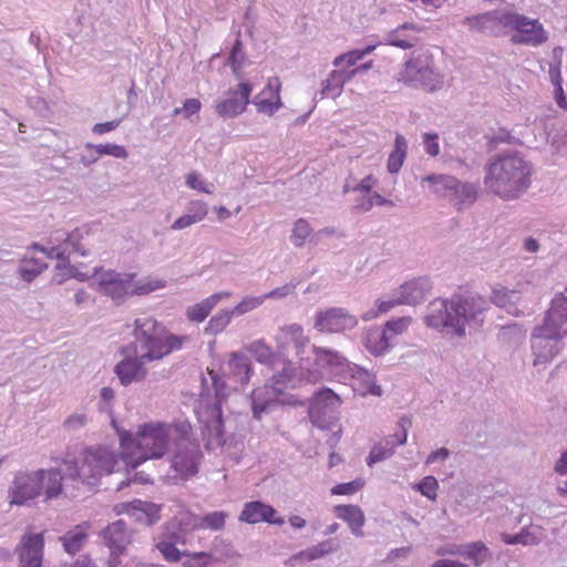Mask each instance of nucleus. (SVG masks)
I'll use <instances>...</instances> for the list:
<instances>
[{
    "mask_svg": "<svg viewBox=\"0 0 567 567\" xmlns=\"http://www.w3.org/2000/svg\"><path fill=\"white\" fill-rule=\"evenodd\" d=\"M193 429L187 420H178L171 424L150 422L138 426L135 436L128 432L120 434L122 460L131 467L136 468L148 460L162 458L168 449L171 440H187Z\"/></svg>",
    "mask_w": 567,
    "mask_h": 567,
    "instance_id": "1",
    "label": "nucleus"
},
{
    "mask_svg": "<svg viewBox=\"0 0 567 567\" xmlns=\"http://www.w3.org/2000/svg\"><path fill=\"white\" fill-rule=\"evenodd\" d=\"M533 165L522 153L511 151L495 155L487 165L486 189L503 200L518 199L532 184Z\"/></svg>",
    "mask_w": 567,
    "mask_h": 567,
    "instance_id": "2",
    "label": "nucleus"
},
{
    "mask_svg": "<svg viewBox=\"0 0 567 567\" xmlns=\"http://www.w3.org/2000/svg\"><path fill=\"white\" fill-rule=\"evenodd\" d=\"M134 341L123 349L126 354H138L147 362L161 360L183 348L188 341L186 336L172 333L154 318H141L134 322Z\"/></svg>",
    "mask_w": 567,
    "mask_h": 567,
    "instance_id": "3",
    "label": "nucleus"
},
{
    "mask_svg": "<svg viewBox=\"0 0 567 567\" xmlns=\"http://www.w3.org/2000/svg\"><path fill=\"white\" fill-rule=\"evenodd\" d=\"M66 475L78 484L96 485L106 475L112 474L117 464L116 453L106 445L84 449L79 458L64 460Z\"/></svg>",
    "mask_w": 567,
    "mask_h": 567,
    "instance_id": "4",
    "label": "nucleus"
},
{
    "mask_svg": "<svg viewBox=\"0 0 567 567\" xmlns=\"http://www.w3.org/2000/svg\"><path fill=\"white\" fill-rule=\"evenodd\" d=\"M100 291L118 302L131 296H144L165 287V281L155 278L137 279L135 274L106 270L97 278Z\"/></svg>",
    "mask_w": 567,
    "mask_h": 567,
    "instance_id": "5",
    "label": "nucleus"
},
{
    "mask_svg": "<svg viewBox=\"0 0 567 567\" xmlns=\"http://www.w3.org/2000/svg\"><path fill=\"white\" fill-rule=\"evenodd\" d=\"M16 554L19 559V567H42L44 559V534L25 533L16 547ZM120 561L114 558L99 566L94 559L87 555H82L69 564L61 567H117Z\"/></svg>",
    "mask_w": 567,
    "mask_h": 567,
    "instance_id": "6",
    "label": "nucleus"
},
{
    "mask_svg": "<svg viewBox=\"0 0 567 567\" xmlns=\"http://www.w3.org/2000/svg\"><path fill=\"white\" fill-rule=\"evenodd\" d=\"M481 28L477 31L484 32L489 29L502 27L517 31L522 35H543V24L537 19L513 11L494 10L473 19Z\"/></svg>",
    "mask_w": 567,
    "mask_h": 567,
    "instance_id": "7",
    "label": "nucleus"
},
{
    "mask_svg": "<svg viewBox=\"0 0 567 567\" xmlns=\"http://www.w3.org/2000/svg\"><path fill=\"white\" fill-rule=\"evenodd\" d=\"M83 239V230L76 228L70 234H68L64 239L62 247H52L50 250H45L44 248L34 245L35 249L41 250L42 252H47L48 257L56 258L59 262L56 264V277H59V281H63L70 277H78L81 280H84L89 277L87 274L78 272L73 266H70V262L65 258V254L70 255L72 252H79L84 256L86 254L84 245L81 244Z\"/></svg>",
    "mask_w": 567,
    "mask_h": 567,
    "instance_id": "8",
    "label": "nucleus"
},
{
    "mask_svg": "<svg viewBox=\"0 0 567 567\" xmlns=\"http://www.w3.org/2000/svg\"><path fill=\"white\" fill-rule=\"evenodd\" d=\"M564 338L557 336L545 326H536L530 333V350L533 354V365H547L563 350Z\"/></svg>",
    "mask_w": 567,
    "mask_h": 567,
    "instance_id": "9",
    "label": "nucleus"
},
{
    "mask_svg": "<svg viewBox=\"0 0 567 567\" xmlns=\"http://www.w3.org/2000/svg\"><path fill=\"white\" fill-rule=\"evenodd\" d=\"M461 303L454 300L436 299L429 305L425 322L429 327L439 330H452L461 333L460 318Z\"/></svg>",
    "mask_w": 567,
    "mask_h": 567,
    "instance_id": "10",
    "label": "nucleus"
},
{
    "mask_svg": "<svg viewBox=\"0 0 567 567\" xmlns=\"http://www.w3.org/2000/svg\"><path fill=\"white\" fill-rule=\"evenodd\" d=\"M175 444L172 467L176 475L182 480L195 476L202 457L199 444L192 440V435L187 440H178Z\"/></svg>",
    "mask_w": 567,
    "mask_h": 567,
    "instance_id": "11",
    "label": "nucleus"
},
{
    "mask_svg": "<svg viewBox=\"0 0 567 567\" xmlns=\"http://www.w3.org/2000/svg\"><path fill=\"white\" fill-rule=\"evenodd\" d=\"M251 93L252 85L248 82H241L236 89H229L224 97L216 102V113L224 118H234L243 114L250 103Z\"/></svg>",
    "mask_w": 567,
    "mask_h": 567,
    "instance_id": "12",
    "label": "nucleus"
},
{
    "mask_svg": "<svg viewBox=\"0 0 567 567\" xmlns=\"http://www.w3.org/2000/svg\"><path fill=\"white\" fill-rule=\"evenodd\" d=\"M40 495L41 482L38 471L18 473L8 491L11 505H24Z\"/></svg>",
    "mask_w": 567,
    "mask_h": 567,
    "instance_id": "13",
    "label": "nucleus"
},
{
    "mask_svg": "<svg viewBox=\"0 0 567 567\" xmlns=\"http://www.w3.org/2000/svg\"><path fill=\"white\" fill-rule=\"evenodd\" d=\"M358 324L355 316L343 308H330L319 311L316 316L315 328L324 333H340L352 330Z\"/></svg>",
    "mask_w": 567,
    "mask_h": 567,
    "instance_id": "14",
    "label": "nucleus"
},
{
    "mask_svg": "<svg viewBox=\"0 0 567 567\" xmlns=\"http://www.w3.org/2000/svg\"><path fill=\"white\" fill-rule=\"evenodd\" d=\"M341 404V400L331 389L324 388L316 392L309 406V417L311 422L319 426H326V416L331 414Z\"/></svg>",
    "mask_w": 567,
    "mask_h": 567,
    "instance_id": "15",
    "label": "nucleus"
},
{
    "mask_svg": "<svg viewBox=\"0 0 567 567\" xmlns=\"http://www.w3.org/2000/svg\"><path fill=\"white\" fill-rule=\"evenodd\" d=\"M114 511L117 515L126 514L138 523L153 525L161 518L162 505L134 499L115 505Z\"/></svg>",
    "mask_w": 567,
    "mask_h": 567,
    "instance_id": "16",
    "label": "nucleus"
},
{
    "mask_svg": "<svg viewBox=\"0 0 567 567\" xmlns=\"http://www.w3.org/2000/svg\"><path fill=\"white\" fill-rule=\"evenodd\" d=\"M403 76L405 82L426 92H433L442 84L440 74L432 68L429 65L421 66L413 61L405 64Z\"/></svg>",
    "mask_w": 567,
    "mask_h": 567,
    "instance_id": "17",
    "label": "nucleus"
},
{
    "mask_svg": "<svg viewBox=\"0 0 567 567\" xmlns=\"http://www.w3.org/2000/svg\"><path fill=\"white\" fill-rule=\"evenodd\" d=\"M280 91L281 82L279 78H269L265 87L254 99L257 112L272 116L279 109H281L282 101Z\"/></svg>",
    "mask_w": 567,
    "mask_h": 567,
    "instance_id": "18",
    "label": "nucleus"
},
{
    "mask_svg": "<svg viewBox=\"0 0 567 567\" xmlns=\"http://www.w3.org/2000/svg\"><path fill=\"white\" fill-rule=\"evenodd\" d=\"M239 520L247 524L268 523L270 525L281 526L285 520L277 516L276 509L260 501L248 502L244 505L239 515Z\"/></svg>",
    "mask_w": 567,
    "mask_h": 567,
    "instance_id": "19",
    "label": "nucleus"
},
{
    "mask_svg": "<svg viewBox=\"0 0 567 567\" xmlns=\"http://www.w3.org/2000/svg\"><path fill=\"white\" fill-rule=\"evenodd\" d=\"M38 474L41 482V494L44 495L45 501L55 499L60 496L76 497L74 489H69L68 486L63 485V475L60 470H39Z\"/></svg>",
    "mask_w": 567,
    "mask_h": 567,
    "instance_id": "20",
    "label": "nucleus"
},
{
    "mask_svg": "<svg viewBox=\"0 0 567 567\" xmlns=\"http://www.w3.org/2000/svg\"><path fill=\"white\" fill-rule=\"evenodd\" d=\"M101 536L103 543L109 547L113 556L124 554L127 546L132 543L131 532L121 519L109 524L102 530Z\"/></svg>",
    "mask_w": 567,
    "mask_h": 567,
    "instance_id": "21",
    "label": "nucleus"
},
{
    "mask_svg": "<svg viewBox=\"0 0 567 567\" xmlns=\"http://www.w3.org/2000/svg\"><path fill=\"white\" fill-rule=\"evenodd\" d=\"M543 326L561 338L567 337V297L563 293L555 296L547 310Z\"/></svg>",
    "mask_w": 567,
    "mask_h": 567,
    "instance_id": "22",
    "label": "nucleus"
},
{
    "mask_svg": "<svg viewBox=\"0 0 567 567\" xmlns=\"http://www.w3.org/2000/svg\"><path fill=\"white\" fill-rule=\"evenodd\" d=\"M488 302L478 293L466 291L463 295V324L478 328L483 324Z\"/></svg>",
    "mask_w": 567,
    "mask_h": 567,
    "instance_id": "23",
    "label": "nucleus"
},
{
    "mask_svg": "<svg viewBox=\"0 0 567 567\" xmlns=\"http://www.w3.org/2000/svg\"><path fill=\"white\" fill-rule=\"evenodd\" d=\"M125 359L118 362L115 367V373L123 385L131 384L144 379L146 370L144 364L146 360H140L138 354H126Z\"/></svg>",
    "mask_w": 567,
    "mask_h": 567,
    "instance_id": "24",
    "label": "nucleus"
},
{
    "mask_svg": "<svg viewBox=\"0 0 567 567\" xmlns=\"http://www.w3.org/2000/svg\"><path fill=\"white\" fill-rule=\"evenodd\" d=\"M430 184L432 193L441 198H457L460 182L456 177L444 174H431L422 178Z\"/></svg>",
    "mask_w": 567,
    "mask_h": 567,
    "instance_id": "25",
    "label": "nucleus"
},
{
    "mask_svg": "<svg viewBox=\"0 0 567 567\" xmlns=\"http://www.w3.org/2000/svg\"><path fill=\"white\" fill-rule=\"evenodd\" d=\"M491 300L496 307L504 309L514 317H520L524 313L518 308L520 296L515 290H509L505 287L494 288L492 290Z\"/></svg>",
    "mask_w": 567,
    "mask_h": 567,
    "instance_id": "26",
    "label": "nucleus"
},
{
    "mask_svg": "<svg viewBox=\"0 0 567 567\" xmlns=\"http://www.w3.org/2000/svg\"><path fill=\"white\" fill-rule=\"evenodd\" d=\"M208 215V205L199 199L190 200L188 213L179 216L171 226L173 230H182L203 221Z\"/></svg>",
    "mask_w": 567,
    "mask_h": 567,
    "instance_id": "27",
    "label": "nucleus"
},
{
    "mask_svg": "<svg viewBox=\"0 0 567 567\" xmlns=\"http://www.w3.org/2000/svg\"><path fill=\"white\" fill-rule=\"evenodd\" d=\"M315 364L320 369L329 371H339L348 365L347 358L338 351L313 347Z\"/></svg>",
    "mask_w": 567,
    "mask_h": 567,
    "instance_id": "28",
    "label": "nucleus"
},
{
    "mask_svg": "<svg viewBox=\"0 0 567 567\" xmlns=\"http://www.w3.org/2000/svg\"><path fill=\"white\" fill-rule=\"evenodd\" d=\"M281 389L276 385H265L252 391V413L256 419H260L261 414L278 400Z\"/></svg>",
    "mask_w": 567,
    "mask_h": 567,
    "instance_id": "29",
    "label": "nucleus"
},
{
    "mask_svg": "<svg viewBox=\"0 0 567 567\" xmlns=\"http://www.w3.org/2000/svg\"><path fill=\"white\" fill-rule=\"evenodd\" d=\"M334 513L338 518L348 524L354 535L362 536V527L365 523V517L358 505H337L334 506Z\"/></svg>",
    "mask_w": 567,
    "mask_h": 567,
    "instance_id": "30",
    "label": "nucleus"
},
{
    "mask_svg": "<svg viewBox=\"0 0 567 567\" xmlns=\"http://www.w3.org/2000/svg\"><path fill=\"white\" fill-rule=\"evenodd\" d=\"M229 296L230 292L226 291L214 293L200 302L189 307L186 311V316L190 321L203 322L218 303V301L223 298H228Z\"/></svg>",
    "mask_w": 567,
    "mask_h": 567,
    "instance_id": "31",
    "label": "nucleus"
},
{
    "mask_svg": "<svg viewBox=\"0 0 567 567\" xmlns=\"http://www.w3.org/2000/svg\"><path fill=\"white\" fill-rule=\"evenodd\" d=\"M496 338L502 347L515 349L525 340L526 330L516 322L508 323L499 328Z\"/></svg>",
    "mask_w": 567,
    "mask_h": 567,
    "instance_id": "32",
    "label": "nucleus"
},
{
    "mask_svg": "<svg viewBox=\"0 0 567 567\" xmlns=\"http://www.w3.org/2000/svg\"><path fill=\"white\" fill-rule=\"evenodd\" d=\"M89 524L78 525L60 537V542L68 554L74 555L81 550L87 539Z\"/></svg>",
    "mask_w": 567,
    "mask_h": 567,
    "instance_id": "33",
    "label": "nucleus"
},
{
    "mask_svg": "<svg viewBox=\"0 0 567 567\" xmlns=\"http://www.w3.org/2000/svg\"><path fill=\"white\" fill-rule=\"evenodd\" d=\"M358 69L350 72L343 70L332 71L324 82L322 94L328 97H337L341 94L343 85L348 82Z\"/></svg>",
    "mask_w": 567,
    "mask_h": 567,
    "instance_id": "34",
    "label": "nucleus"
},
{
    "mask_svg": "<svg viewBox=\"0 0 567 567\" xmlns=\"http://www.w3.org/2000/svg\"><path fill=\"white\" fill-rule=\"evenodd\" d=\"M337 549L338 544L333 539H328L295 554L291 559L298 561H312L322 558Z\"/></svg>",
    "mask_w": 567,
    "mask_h": 567,
    "instance_id": "35",
    "label": "nucleus"
},
{
    "mask_svg": "<svg viewBox=\"0 0 567 567\" xmlns=\"http://www.w3.org/2000/svg\"><path fill=\"white\" fill-rule=\"evenodd\" d=\"M408 154V144L403 135L396 134L393 151L389 154L386 168L390 174H396L402 168Z\"/></svg>",
    "mask_w": 567,
    "mask_h": 567,
    "instance_id": "36",
    "label": "nucleus"
},
{
    "mask_svg": "<svg viewBox=\"0 0 567 567\" xmlns=\"http://www.w3.org/2000/svg\"><path fill=\"white\" fill-rule=\"evenodd\" d=\"M491 558V550L482 542L463 545V559L471 561L475 567L483 566Z\"/></svg>",
    "mask_w": 567,
    "mask_h": 567,
    "instance_id": "37",
    "label": "nucleus"
},
{
    "mask_svg": "<svg viewBox=\"0 0 567 567\" xmlns=\"http://www.w3.org/2000/svg\"><path fill=\"white\" fill-rule=\"evenodd\" d=\"M228 367L230 372L238 378L241 384L248 383L251 374V365L244 354L231 352L229 354Z\"/></svg>",
    "mask_w": 567,
    "mask_h": 567,
    "instance_id": "38",
    "label": "nucleus"
},
{
    "mask_svg": "<svg viewBox=\"0 0 567 567\" xmlns=\"http://www.w3.org/2000/svg\"><path fill=\"white\" fill-rule=\"evenodd\" d=\"M248 353H250L258 362L264 364L272 365L277 360L276 353L271 347L268 346L264 340H256L246 347Z\"/></svg>",
    "mask_w": 567,
    "mask_h": 567,
    "instance_id": "39",
    "label": "nucleus"
},
{
    "mask_svg": "<svg viewBox=\"0 0 567 567\" xmlns=\"http://www.w3.org/2000/svg\"><path fill=\"white\" fill-rule=\"evenodd\" d=\"M173 538L177 537L175 535H163L158 538L156 543V548L159 550L163 558L168 563L179 561L184 553L176 547V540H173Z\"/></svg>",
    "mask_w": 567,
    "mask_h": 567,
    "instance_id": "40",
    "label": "nucleus"
},
{
    "mask_svg": "<svg viewBox=\"0 0 567 567\" xmlns=\"http://www.w3.org/2000/svg\"><path fill=\"white\" fill-rule=\"evenodd\" d=\"M390 347L389 337L378 329L370 330L365 337V348L374 355L384 353Z\"/></svg>",
    "mask_w": 567,
    "mask_h": 567,
    "instance_id": "41",
    "label": "nucleus"
},
{
    "mask_svg": "<svg viewBox=\"0 0 567 567\" xmlns=\"http://www.w3.org/2000/svg\"><path fill=\"white\" fill-rule=\"evenodd\" d=\"M501 538L505 544L508 545H538L542 542V533H535L533 530H529L528 528H523L518 534L515 535L503 533L501 535Z\"/></svg>",
    "mask_w": 567,
    "mask_h": 567,
    "instance_id": "42",
    "label": "nucleus"
},
{
    "mask_svg": "<svg viewBox=\"0 0 567 567\" xmlns=\"http://www.w3.org/2000/svg\"><path fill=\"white\" fill-rule=\"evenodd\" d=\"M47 268V264L38 258H23L19 272L23 280L30 282Z\"/></svg>",
    "mask_w": 567,
    "mask_h": 567,
    "instance_id": "43",
    "label": "nucleus"
},
{
    "mask_svg": "<svg viewBox=\"0 0 567 567\" xmlns=\"http://www.w3.org/2000/svg\"><path fill=\"white\" fill-rule=\"evenodd\" d=\"M425 296V282L421 280H412L400 287L399 298H412L405 305H413L421 301Z\"/></svg>",
    "mask_w": 567,
    "mask_h": 567,
    "instance_id": "44",
    "label": "nucleus"
},
{
    "mask_svg": "<svg viewBox=\"0 0 567 567\" xmlns=\"http://www.w3.org/2000/svg\"><path fill=\"white\" fill-rule=\"evenodd\" d=\"M312 235V227L305 218L295 221L290 239L296 247H301Z\"/></svg>",
    "mask_w": 567,
    "mask_h": 567,
    "instance_id": "45",
    "label": "nucleus"
},
{
    "mask_svg": "<svg viewBox=\"0 0 567 567\" xmlns=\"http://www.w3.org/2000/svg\"><path fill=\"white\" fill-rule=\"evenodd\" d=\"M183 567H209L214 561V556L208 551H184Z\"/></svg>",
    "mask_w": 567,
    "mask_h": 567,
    "instance_id": "46",
    "label": "nucleus"
},
{
    "mask_svg": "<svg viewBox=\"0 0 567 567\" xmlns=\"http://www.w3.org/2000/svg\"><path fill=\"white\" fill-rule=\"evenodd\" d=\"M86 147L94 150L97 154V157H94V158H92V161H89L87 163H85L86 165L97 161V158L103 155H110V156H113L116 158H126L128 156L125 147H123L121 145H116V144H110V143L99 144V145L87 144Z\"/></svg>",
    "mask_w": 567,
    "mask_h": 567,
    "instance_id": "47",
    "label": "nucleus"
},
{
    "mask_svg": "<svg viewBox=\"0 0 567 567\" xmlns=\"http://www.w3.org/2000/svg\"><path fill=\"white\" fill-rule=\"evenodd\" d=\"M233 316L235 315L231 310H221L208 321L206 331L213 334L221 332L229 324Z\"/></svg>",
    "mask_w": 567,
    "mask_h": 567,
    "instance_id": "48",
    "label": "nucleus"
},
{
    "mask_svg": "<svg viewBox=\"0 0 567 567\" xmlns=\"http://www.w3.org/2000/svg\"><path fill=\"white\" fill-rule=\"evenodd\" d=\"M281 332L286 338L290 339L298 349L303 348L309 342V338L305 336L302 327L298 323L285 326Z\"/></svg>",
    "mask_w": 567,
    "mask_h": 567,
    "instance_id": "49",
    "label": "nucleus"
},
{
    "mask_svg": "<svg viewBox=\"0 0 567 567\" xmlns=\"http://www.w3.org/2000/svg\"><path fill=\"white\" fill-rule=\"evenodd\" d=\"M179 528L185 533L203 529L202 516L190 512L182 513L178 518Z\"/></svg>",
    "mask_w": 567,
    "mask_h": 567,
    "instance_id": "50",
    "label": "nucleus"
},
{
    "mask_svg": "<svg viewBox=\"0 0 567 567\" xmlns=\"http://www.w3.org/2000/svg\"><path fill=\"white\" fill-rule=\"evenodd\" d=\"M373 49H374V45H368L363 50H353V51L347 52L344 54L337 56L334 59L333 64L336 66H339L342 63H346L349 66L354 65L359 60H361L364 55L369 54Z\"/></svg>",
    "mask_w": 567,
    "mask_h": 567,
    "instance_id": "51",
    "label": "nucleus"
},
{
    "mask_svg": "<svg viewBox=\"0 0 567 567\" xmlns=\"http://www.w3.org/2000/svg\"><path fill=\"white\" fill-rule=\"evenodd\" d=\"M227 514L225 512H213L202 516L203 529L220 530L225 527Z\"/></svg>",
    "mask_w": 567,
    "mask_h": 567,
    "instance_id": "52",
    "label": "nucleus"
},
{
    "mask_svg": "<svg viewBox=\"0 0 567 567\" xmlns=\"http://www.w3.org/2000/svg\"><path fill=\"white\" fill-rule=\"evenodd\" d=\"M365 485V481L363 478H355L348 483H340L334 485L331 488L332 495H353L357 492L361 491Z\"/></svg>",
    "mask_w": 567,
    "mask_h": 567,
    "instance_id": "53",
    "label": "nucleus"
},
{
    "mask_svg": "<svg viewBox=\"0 0 567 567\" xmlns=\"http://www.w3.org/2000/svg\"><path fill=\"white\" fill-rule=\"evenodd\" d=\"M410 322V317L390 320L385 323L383 332L385 333V336L389 337L390 340L391 337L402 334L403 332H405L409 328Z\"/></svg>",
    "mask_w": 567,
    "mask_h": 567,
    "instance_id": "54",
    "label": "nucleus"
},
{
    "mask_svg": "<svg viewBox=\"0 0 567 567\" xmlns=\"http://www.w3.org/2000/svg\"><path fill=\"white\" fill-rule=\"evenodd\" d=\"M245 63V54L243 52V44L237 39L229 54V64L233 72L238 76L239 72Z\"/></svg>",
    "mask_w": 567,
    "mask_h": 567,
    "instance_id": "55",
    "label": "nucleus"
},
{
    "mask_svg": "<svg viewBox=\"0 0 567 567\" xmlns=\"http://www.w3.org/2000/svg\"><path fill=\"white\" fill-rule=\"evenodd\" d=\"M358 381H361L364 385L362 393L363 394H372L375 396H380L382 394V389L380 385L375 383V378L373 374L368 371H362L359 373Z\"/></svg>",
    "mask_w": 567,
    "mask_h": 567,
    "instance_id": "56",
    "label": "nucleus"
},
{
    "mask_svg": "<svg viewBox=\"0 0 567 567\" xmlns=\"http://www.w3.org/2000/svg\"><path fill=\"white\" fill-rule=\"evenodd\" d=\"M393 444H389L386 442L385 445L378 444L372 447L369 457H368V465H373L374 463L381 462L388 457H390L393 454Z\"/></svg>",
    "mask_w": 567,
    "mask_h": 567,
    "instance_id": "57",
    "label": "nucleus"
},
{
    "mask_svg": "<svg viewBox=\"0 0 567 567\" xmlns=\"http://www.w3.org/2000/svg\"><path fill=\"white\" fill-rule=\"evenodd\" d=\"M548 74H549L550 82L554 85L555 100H556L557 104L560 107L566 109L567 99H566V95L563 90L561 73L548 72Z\"/></svg>",
    "mask_w": 567,
    "mask_h": 567,
    "instance_id": "58",
    "label": "nucleus"
},
{
    "mask_svg": "<svg viewBox=\"0 0 567 567\" xmlns=\"http://www.w3.org/2000/svg\"><path fill=\"white\" fill-rule=\"evenodd\" d=\"M265 301V297H246L231 311L235 316H241L258 308Z\"/></svg>",
    "mask_w": 567,
    "mask_h": 567,
    "instance_id": "59",
    "label": "nucleus"
},
{
    "mask_svg": "<svg viewBox=\"0 0 567 567\" xmlns=\"http://www.w3.org/2000/svg\"><path fill=\"white\" fill-rule=\"evenodd\" d=\"M417 491L426 496L430 499H434L436 497V492L439 488V483L433 476H425L417 485Z\"/></svg>",
    "mask_w": 567,
    "mask_h": 567,
    "instance_id": "60",
    "label": "nucleus"
},
{
    "mask_svg": "<svg viewBox=\"0 0 567 567\" xmlns=\"http://www.w3.org/2000/svg\"><path fill=\"white\" fill-rule=\"evenodd\" d=\"M202 109V103L197 99H187L182 107H176L174 114L177 115L183 113L185 118H189L192 115L197 114Z\"/></svg>",
    "mask_w": 567,
    "mask_h": 567,
    "instance_id": "61",
    "label": "nucleus"
},
{
    "mask_svg": "<svg viewBox=\"0 0 567 567\" xmlns=\"http://www.w3.org/2000/svg\"><path fill=\"white\" fill-rule=\"evenodd\" d=\"M412 298H409V297H405V298H399L395 297V298H392L390 300H378L377 301V306H378V313H375L374 316H378L380 313H386L389 312L391 309H393L394 307L396 306H400V305H404L408 301H410Z\"/></svg>",
    "mask_w": 567,
    "mask_h": 567,
    "instance_id": "62",
    "label": "nucleus"
},
{
    "mask_svg": "<svg viewBox=\"0 0 567 567\" xmlns=\"http://www.w3.org/2000/svg\"><path fill=\"white\" fill-rule=\"evenodd\" d=\"M374 205L378 206H394V203L391 199H386L378 193H373L370 198L359 205V208L363 212L370 210Z\"/></svg>",
    "mask_w": 567,
    "mask_h": 567,
    "instance_id": "63",
    "label": "nucleus"
},
{
    "mask_svg": "<svg viewBox=\"0 0 567 567\" xmlns=\"http://www.w3.org/2000/svg\"><path fill=\"white\" fill-rule=\"evenodd\" d=\"M437 140H439L437 134L425 133L423 135V144L425 147V152L430 156L434 157V156L439 155V153H440V146H439Z\"/></svg>",
    "mask_w": 567,
    "mask_h": 567,
    "instance_id": "64",
    "label": "nucleus"
}]
</instances>
